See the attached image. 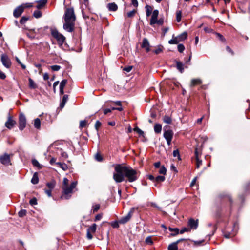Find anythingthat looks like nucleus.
Here are the masks:
<instances>
[{"mask_svg":"<svg viewBox=\"0 0 250 250\" xmlns=\"http://www.w3.org/2000/svg\"><path fill=\"white\" fill-rule=\"evenodd\" d=\"M115 172L113 173V179L116 183H121L125 180V177L127 181L132 183L137 180L139 173L135 169L130 166H125L117 164L115 167Z\"/></svg>","mask_w":250,"mask_h":250,"instance_id":"1","label":"nucleus"},{"mask_svg":"<svg viewBox=\"0 0 250 250\" xmlns=\"http://www.w3.org/2000/svg\"><path fill=\"white\" fill-rule=\"evenodd\" d=\"M63 19L64 20L63 29L67 32H72L74 30L75 21L76 19L73 7L65 9Z\"/></svg>","mask_w":250,"mask_h":250,"instance_id":"2","label":"nucleus"},{"mask_svg":"<svg viewBox=\"0 0 250 250\" xmlns=\"http://www.w3.org/2000/svg\"><path fill=\"white\" fill-rule=\"evenodd\" d=\"M77 185V181H73L71 183L70 186H62L63 195L61 198L65 199H69L71 196V194L73 193V190L76 188Z\"/></svg>","mask_w":250,"mask_h":250,"instance_id":"3","label":"nucleus"},{"mask_svg":"<svg viewBox=\"0 0 250 250\" xmlns=\"http://www.w3.org/2000/svg\"><path fill=\"white\" fill-rule=\"evenodd\" d=\"M51 33L52 36L57 41L59 45L62 46L65 41V37L56 29L52 30Z\"/></svg>","mask_w":250,"mask_h":250,"instance_id":"4","label":"nucleus"},{"mask_svg":"<svg viewBox=\"0 0 250 250\" xmlns=\"http://www.w3.org/2000/svg\"><path fill=\"white\" fill-rule=\"evenodd\" d=\"M135 209H137V208L134 207L132 208L126 216L122 217L119 220L120 224H124L128 222L131 219Z\"/></svg>","mask_w":250,"mask_h":250,"instance_id":"5","label":"nucleus"},{"mask_svg":"<svg viewBox=\"0 0 250 250\" xmlns=\"http://www.w3.org/2000/svg\"><path fill=\"white\" fill-rule=\"evenodd\" d=\"M163 136L166 140L167 145L170 146L173 136V131L170 129L167 130L165 129Z\"/></svg>","mask_w":250,"mask_h":250,"instance_id":"6","label":"nucleus"},{"mask_svg":"<svg viewBox=\"0 0 250 250\" xmlns=\"http://www.w3.org/2000/svg\"><path fill=\"white\" fill-rule=\"evenodd\" d=\"M97 229V225L93 224L91 226L88 227L87 229L86 237L89 240H91L93 238L92 234L96 232Z\"/></svg>","mask_w":250,"mask_h":250,"instance_id":"7","label":"nucleus"},{"mask_svg":"<svg viewBox=\"0 0 250 250\" xmlns=\"http://www.w3.org/2000/svg\"><path fill=\"white\" fill-rule=\"evenodd\" d=\"M1 61L2 64L6 68H9L11 65V62L6 54H3L1 55Z\"/></svg>","mask_w":250,"mask_h":250,"instance_id":"8","label":"nucleus"},{"mask_svg":"<svg viewBox=\"0 0 250 250\" xmlns=\"http://www.w3.org/2000/svg\"><path fill=\"white\" fill-rule=\"evenodd\" d=\"M19 129L21 130H22L26 126V119L25 115L21 113L19 115Z\"/></svg>","mask_w":250,"mask_h":250,"instance_id":"9","label":"nucleus"},{"mask_svg":"<svg viewBox=\"0 0 250 250\" xmlns=\"http://www.w3.org/2000/svg\"><path fill=\"white\" fill-rule=\"evenodd\" d=\"M0 162L4 165L8 166L9 165H11L10 155L5 153L3 155H0Z\"/></svg>","mask_w":250,"mask_h":250,"instance_id":"10","label":"nucleus"},{"mask_svg":"<svg viewBox=\"0 0 250 250\" xmlns=\"http://www.w3.org/2000/svg\"><path fill=\"white\" fill-rule=\"evenodd\" d=\"M24 7L23 5H21L17 7L13 12V15L15 18L19 17L23 12Z\"/></svg>","mask_w":250,"mask_h":250,"instance_id":"11","label":"nucleus"},{"mask_svg":"<svg viewBox=\"0 0 250 250\" xmlns=\"http://www.w3.org/2000/svg\"><path fill=\"white\" fill-rule=\"evenodd\" d=\"M188 224L190 230L191 229H196L198 226V220H195L193 218H190L188 220Z\"/></svg>","mask_w":250,"mask_h":250,"instance_id":"12","label":"nucleus"},{"mask_svg":"<svg viewBox=\"0 0 250 250\" xmlns=\"http://www.w3.org/2000/svg\"><path fill=\"white\" fill-rule=\"evenodd\" d=\"M16 124V122L12 119V117L9 115L7 121L5 124V126L8 129H11Z\"/></svg>","mask_w":250,"mask_h":250,"instance_id":"13","label":"nucleus"},{"mask_svg":"<svg viewBox=\"0 0 250 250\" xmlns=\"http://www.w3.org/2000/svg\"><path fill=\"white\" fill-rule=\"evenodd\" d=\"M158 14L159 11L158 10H154L153 11L150 21V25H152L155 24L156 20H157Z\"/></svg>","mask_w":250,"mask_h":250,"instance_id":"14","label":"nucleus"},{"mask_svg":"<svg viewBox=\"0 0 250 250\" xmlns=\"http://www.w3.org/2000/svg\"><path fill=\"white\" fill-rule=\"evenodd\" d=\"M141 47L145 49L146 52H148L150 51L149 42L146 38L143 39Z\"/></svg>","mask_w":250,"mask_h":250,"instance_id":"15","label":"nucleus"},{"mask_svg":"<svg viewBox=\"0 0 250 250\" xmlns=\"http://www.w3.org/2000/svg\"><path fill=\"white\" fill-rule=\"evenodd\" d=\"M202 81L200 79H193L191 81L190 86L194 87L197 85H200L202 83Z\"/></svg>","mask_w":250,"mask_h":250,"instance_id":"16","label":"nucleus"},{"mask_svg":"<svg viewBox=\"0 0 250 250\" xmlns=\"http://www.w3.org/2000/svg\"><path fill=\"white\" fill-rule=\"evenodd\" d=\"M107 7L110 11H116L118 9V6L115 3H109L107 4Z\"/></svg>","mask_w":250,"mask_h":250,"instance_id":"17","label":"nucleus"},{"mask_svg":"<svg viewBox=\"0 0 250 250\" xmlns=\"http://www.w3.org/2000/svg\"><path fill=\"white\" fill-rule=\"evenodd\" d=\"M176 62V68L177 69L182 73L184 71V64L179 62V61H175Z\"/></svg>","mask_w":250,"mask_h":250,"instance_id":"18","label":"nucleus"},{"mask_svg":"<svg viewBox=\"0 0 250 250\" xmlns=\"http://www.w3.org/2000/svg\"><path fill=\"white\" fill-rule=\"evenodd\" d=\"M68 96L67 95H64L63 97H62V100L60 103V107L61 108H62L64 107L66 103L67 102V100H68Z\"/></svg>","mask_w":250,"mask_h":250,"instance_id":"19","label":"nucleus"},{"mask_svg":"<svg viewBox=\"0 0 250 250\" xmlns=\"http://www.w3.org/2000/svg\"><path fill=\"white\" fill-rule=\"evenodd\" d=\"M38 3V5L36 6V7L39 9L43 7L47 3V0H40L37 1Z\"/></svg>","mask_w":250,"mask_h":250,"instance_id":"20","label":"nucleus"},{"mask_svg":"<svg viewBox=\"0 0 250 250\" xmlns=\"http://www.w3.org/2000/svg\"><path fill=\"white\" fill-rule=\"evenodd\" d=\"M168 250H178V242H174L169 245Z\"/></svg>","mask_w":250,"mask_h":250,"instance_id":"21","label":"nucleus"},{"mask_svg":"<svg viewBox=\"0 0 250 250\" xmlns=\"http://www.w3.org/2000/svg\"><path fill=\"white\" fill-rule=\"evenodd\" d=\"M188 37V34L187 32H184L181 34L180 35L177 36V38L178 39L179 42H182L184 41L187 39Z\"/></svg>","mask_w":250,"mask_h":250,"instance_id":"22","label":"nucleus"},{"mask_svg":"<svg viewBox=\"0 0 250 250\" xmlns=\"http://www.w3.org/2000/svg\"><path fill=\"white\" fill-rule=\"evenodd\" d=\"M31 183L33 184H37L39 182V178L38 176V174L37 172H35L32 177V178L31 181Z\"/></svg>","mask_w":250,"mask_h":250,"instance_id":"23","label":"nucleus"},{"mask_svg":"<svg viewBox=\"0 0 250 250\" xmlns=\"http://www.w3.org/2000/svg\"><path fill=\"white\" fill-rule=\"evenodd\" d=\"M154 131L156 133H160L161 130H162V125H160L159 124H155V125H154Z\"/></svg>","mask_w":250,"mask_h":250,"instance_id":"24","label":"nucleus"},{"mask_svg":"<svg viewBox=\"0 0 250 250\" xmlns=\"http://www.w3.org/2000/svg\"><path fill=\"white\" fill-rule=\"evenodd\" d=\"M29 86L30 88L35 89L37 87L36 84L34 83V81L31 79H29Z\"/></svg>","mask_w":250,"mask_h":250,"instance_id":"25","label":"nucleus"},{"mask_svg":"<svg viewBox=\"0 0 250 250\" xmlns=\"http://www.w3.org/2000/svg\"><path fill=\"white\" fill-rule=\"evenodd\" d=\"M34 126L37 129H39L41 127V121L40 119L36 118L34 120Z\"/></svg>","mask_w":250,"mask_h":250,"instance_id":"26","label":"nucleus"},{"mask_svg":"<svg viewBox=\"0 0 250 250\" xmlns=\"http://www.w3.org/2000/svg\"><path fill=\"white\" fill-rule=\"evenodd\" d=\"M169 230L170 231H171V232H173V233H172L171 234V235L172 236H175V235H176L178 234L179 233V229H178V228H171V227H169Z\"/></svg>","mask_w":250,"mask_h":250,"instance_id":"27","label":"nucleus"},{"mask_svg":"<svg viewBox=\"0 0 250 250\" xmlns=\"http://www.w3.org/2000/svg\"><path fill=\"white\" fill-rule=\"evenodd\" d=\"M163 121L167 124H170L172 122V119L170 117L165 115L163 117Z\"/></svg>","mask_w":250,"mask_h":250,"instance_id":"28","label":"nucleus"},{"mask_svg":"<svg viewBox=\"0 0 250 250\" xmlns=\"http://www.w3.org/2000/svg\"><path fill=\"white\" fill-rule=\"evenodd\" d=\"M46 186L48 188V189L53 190L55 186V182L54 181H52L50 182H48L46 184Z\"/></svg>","mask_w":250,"mask_h":250,"instance_id":"29","label":"nucleus"},{"mask_svg":"<svg viewBox=\"0 0 250 250\" xmlns=\"http://www.w3.org/2000/svg\"><path fill=\"white\" fill-rule=\"evenodd\" d=\"M56 164L59 166L61 168H62L63 170H66L68 169V167L66 164L65 163H62L61 162H57Z\"/></svg>","mask_w":250,"mask_h":250,"instance_id":"30","label":"nucleus"},{"mask_svg":"<svg viewBox=\"0 0 250 250\" xmlns=\"http://www.w3.org/2000/svg\"><path fill=\"white\" fill-rule=\"evenodd\" d=\"M176 21L177 22H180L181 21L182 18V11L181 10H178L176 13Z\"/></svg>","mask_w":250,"mask_h":250,"instance_id":"31","label":"nucleus"},{"mask_svg":"<svg viewBox=\"0 0 250 250\" xmlns=\"http://www.w3.org/2000/svg\"><path fill=\"white\" fill-rule=\"evenodd\" d=\"M146 15L147 17H149L152 13V8L150 6L146 5Z\"/></svg>","mask_w":250,"mask_h":250,"instance_id":"32","label":"nucleus"},{"mask_svg":"<svg viewBox=\"0 0 250 250\" xmlns=\"http://www.w3.org/2000/svg\"><path fill=\"white\" fill-rule=\"evenodd\" d=\"M179 42H180L177 38V36L168 41V43L170 44H177Z\"/></svg>","mask_w":250,"mask_h":250,"instance_id":"33","label":"nucleus"},{"mask_svg":"<svg viewBox=\"0 0 250 250\" xmlns=\"http://www.w3.org/2000/svg\"><path fill=\"white\" fill-rule=\"evenodd\" d=\"M42 15V12L39 10L35 11L33 13V16L36 18H40Z\"/></svg>","mask_w":250,"mask_h":250,"instance_id":"34","label":"nucleus"},{"mask_svg":"<svg viewBox=\"0 0 250 250\" xmlns=\"http://www.w3.org/2000/svg\"><path fill=\"white\" fill-rule=\"evenodd\" d=\"M145 242L146 244L151 245L153 244V242L152 240L151 236H149L147 237L145 239Z\"/></svg>","mask_w":250,"mask_h":250,"instance_id":"35","label":"nucleus"},{"mask_svg":"<svg viewBox=\"0 0 250 250\" xmlns=\"http://www.w3.org/2000/svg\"><path fill=\"white\" fill-rule=\"evenodd\" d=\"M32 163L34 166L37 167L38 168H42L41 165L40 164V163L37 160H36V159L32 160Z\"/></svg>","mask_w":250,"mask_h":250,"instance_id":"36","label":"nucleus"},{"mask_svg":"<svg viewBox=\"0 0 250 250\" xmlns=\"http://www.w3.org/2000/svg\"><path fill=\"white\" fill-rule=\"evenodd\" d=\"M136 12H137V10L135 9L130 11L127 13V14H126L128 18H132V17H134V16L136 14Z\"/></svg>","mask_w":250,"mask_h":250,"instance_id":"37","label":"nucleus"},{"mask_svg":"<svg viewBox=\"0 0 250 250\" xmlns=\"http://www.w3.org/2000/svg\"><path fill=\"white\" fill-rule=\"evenodd\" d=\"M167 172V169L164 167V166H162L160 167V168L159 170V173L161 174L165 175Z\"/></svg>","mask_w":250,"mask_h":250,"instance_id":"38","label":"nucleus"},{"mask_svg":"<svg viewBox=\"0 0 250 250\" xmlns=\"http://www.w3.org/2000/svg\"><path fill=\"white\" fill-rule=\"evenodd\" d=\"M165 180V177L164 176H158L155 179V182H163Z\"/></svg>","mask_w":250,"mask_h":250,"instance_id":"39","label":"nucleus"},{"mask_svg":"<svg viewBox=\"0 0 250 250\" xmlns=\"http://www.w3.org/2000/svg\"><path fill=\"white\" fill-rule=\"evenodd\" d=\"M87 121L86 120L81 121L80 122V128H84L86 126Z\"/></svg>","mask_w":250,"mask_h":250,"instance_id":"40","label":"nucleus"},{"mask_svg":"<svg viewBox=\"0 0 250 250\" xmlns=\"http://www.w3.org/2000/svg\"><path fill=\"white\" fill-rule=\"evenodd\" d=\"M27 211L25 209H21L18 212L19 216L20 217H23L26 215Z\"/></svg>","mask_w":250,"mask_h":250,"instance_id":"41","label":"nucleus"},{"mask_svg":"<svg viewBox=\"0 0 250 250\" xmlns=\"http://www.w3.org/2000/svg\"><path fill=\"white\" fill-rule=\"evenodd\" d=\"M52 71H58L61 69V66L58 65H54L50 66Z\"/></svg>","mask_w":250,"mask_h":250,"instance_id":"42","label":"nucleus"},{"mask_svg":"<svg viewBox=\"0 0 250 250\" xmlns=\"http://www.w3.org/2000/svg\"><path fill=\"white\" fill-rule=\"evenodd\" d=\"M29 19V17L23 16L20 21V23L21 24H24Z\"/></svg>","mask_w":250,"mask_h":250,"instance_id":"43","label":"nucleus"},{"mask_svg":"<svg viewBox=\"0 0 250 250\" xmlns=\"http://www.w3.org/2000/svg\"><path fill=\"white\" fill-rule=\"evenodd\" d=\"M67 80L65 79L62 81L60 83L59 88L64 89V87H65V86L66 85V84L67 83Z\"/></svg>","mask_w":250,"mask_h":250,"instance_id":"44","label":"nucleus"},{"mask_svg":"<svg viewBox=\"0 0 250 250\" xmlns=\"http://www.w3.org/2000/svg\"><path fill=\"white\" fill-rule=\"evenodd\" d=\"M178 50L179 52L182 53L185 50V48L183 44H180L177 46Z\"/></svg>","mask_w":250,"mask_h":250,"instance_id":"45","label":"nucleus"},{"mask_svg":"<svg viewBox=\"0 0 250 250\" xmlns=\"http://www.w3.org/2000/svg\"><path fill=\"white\" fill-rule=\"evenodd\" d=\"M173 155L174 157H178L179 160H181L180 155L178 149L174 150L173 152Z\"/></svg>","mask_w":250,"mask_h":250,"instance_id":"46","label":"nucleus"},{"mask_svg":"<svg viewBox=\"0 0 250 250\" xmlns=\"http://www.w3.org/2000/svg\"><path fill=\"white\" fill-rule=\"evenodd\" d=\"M95 158L98 162H101L103 160L102 156L98 153H96L95 155Z\"/></svg>","mask_w":250,"mask_h":250,"instance_id":"47","label":"nucleus"},{"mask_svg":"<svg viewBox=\"0 0 250 250\" xmlns=\"http://www.w3.org/2000/svg\"><path fill=\"white\" fill-rule=\"evenodd\" d=\"M190 231V229L188 227H184L182 228V229L179 231L180 234H183L185 232H189Z\"/></svg>","mask_w":250,"mask_h":250,"instance_id":"48","label":"nucleus"},{"mask_svg":"<svg viewBox=\"0 0 250 250\" xmlns=\"http://www.w3.org/2000/svg\"><path fill=\"white\" fill-rule=\"evenodd\" d=\"M119 223H120L118 221H113L111 222V225L112 227L114 228H118L119 227Z\"/></svg>","mask_w":250,"mask_h":250,"instance_id":"49","label":"nucleus"},{"mask_svg":"<svg viewBox=\"0 0 250 250\" xmlns=\"http://www.w3.org/2000/svg\"><path fill=\"white\" fill-rule=\"evenodd\" d=\"M196 167L197 168H199L200 166L202 165V162L199 158H196Z\"/></svg>","mask_w":250,"mask_h":250,"instance_id":"50","label":"nucleus"},{"mask_svg":"<svg viewBox=\"0 0 250 250\" xmlns=\"http://www.w3.org/2000/svg\"><path fill=\"white\" fill-rule=\"evenodd\" d=\"M101 123L99 121H97L95 124V128L97 131H98L99 127L101 126Z\"/></svg>","mask_w":250,"mask_h":250,"instance_id":"51","label":"nucleus"},{"mask_svg":"<svg viewBox=\"0 0 250 250\" xmlns=\"http://www.w3.org/2000/svg\"><path fill=\"white\" fill-rule=\"evenodd\" d=\"M100 206L99 204H96V205L93 206V212H97L100 209Z\"/></svg>","mask_w":250,"mask_h":250,"instance_id":"52","label":"nucleus"},{"mask_svg":"<svg viewBox=\"0 0 250 250\" xmlns=\"http://www.w3.org/2000/svg\"><path fill=\"white\" fill-rule=\"evenodd\" d=\"M134 130L136 131L140 135H143L144 134V132L138 127L134 128Z\"/></svg>","mask_w":250,"mask_h":250,"instance_id":"53","label":"nucleus"},{"mask_svg":"<svg viewBox=\"0 0 250 250\" xmlns=\"http://www.w3.org/2000/svg\"><path fill=\"white\" fill-rule=\"evenodd\" d=\"M30 204L31 205H35L37 204V201L36 198H33L29 201Z\"/></svg>","mask_w":250,"mask_h":250,"instance_id":"54","label":"nucleus"},{"mask_svg":"<svg viewBox=\"0 0 250 250\" xmlns=\"http://www.w3.org/2000/svg\"><path fill=\"white\" fill-rule=\"evenodd\" d=\"M133 66H128L127 67H125L124 68L123 70L125 71H126L127 72H129L131 71L132 69Z\"/></svg>","mask_w":250,"mask_h":250,"instance_id":"55","label":"nucleus"},{"mask_svg":"<svg viewBox=\"0 0 250 250\" xmlns=\"http://www.w3.org/2000/svg\"><path fill=\"white\" fill-rule=\"evenodd\" d=\"M153 52L156 54H158L162 52V49L159 47L156 49L153 50Z\"/></svg>","mask_w":250,"mask_h":250,"instance_id":"56","label":"nucleus"},{"mask_svg":"<svg viewBox=\"0 0 250 250\" xmlns=\"http://www.w3.org/2000/svg\"><path fill=\"white\" fill-rule=\"evenodd\" d=\"M204 30L206 33H211L213 31V30L211 28L208 27H204Z\"/></svg>","mask_w":250,"mask_h":250,"instance_id":"57","label":"nucleus"},{"mask_svg":"<svg viewBox=\"0 0 250 250\" xmlns=\"http://www.w3.org/2000/svg\"><path fill=\"white\" fill-rule=\"evenodd\" d=\"M157 23L159 25H162L164 23V19H160L159 20H156L155 24Z\"/></svg>","mask_w":250,"mask_h":250,"instance_id":"58","label":"nucleus"},{"mask_svg":"<svg viewBox=\"0 0 250 250\" xmlns=\"http://www.w3.org/2000/svg\"><path fill=\"white\" fill-rule=\"evenodd\" d=\"M68 186V180L66 178H64L63 179V185L62 186Z\"/></svg>","mask_w":250,"mask_h":250,"instance_id":"59","label":"nucleus"},{"mask_svg":"<svg viewBox=\"0 0 250 250\" xmlns=\"http://www.w3.org/2000/svg\"><path fill=\"white\" fill-rule=\"evenodd\" d=\"M102 218V214H98L95 216L94 221H97L100 220Z\"/></svg>","mask_w":250,"mask_h":250,"instance_id":"60","label":"nucleus"},{"mask_svg":"<svg viewBox=\"0 0 250 250\" xmlns=\"http://www.w3.org/2000/svg\"><path fill=\"white\" fill-rule=\"evenodd\" d=\"M44 192L48 195V197H51L52 196V194H51L52 190L45 189Z\"/></svg>","mask_w":250,"mask_h":250,"instance_id":"61","label":"nucleus"},{"mask_svg":"<svg viewBox=\"0 0 250 250\" xmlns=\"http://www.w3.org/2000/svg\"><path fill=\"white\" fill-rule=\"evenodd\" d=\"M132 4L137 7L138 6V3L137 0H131Z\"/></svg>","mask_w":250,"mask_h":250,"instance_id":"62","label":"nucleus"},{"mask_svg":"<svg viewBox=\"0 0 250 250\" xmlns=\"http://www.w3.org/2000/svg\"><path fill=\"white\" fill-rule=\"evenodd\" d=\"M6 78V75L2 72L1 70H0V78L1 79H5Z\"/></svg>","mask_w":250,"mask_h":250,"instance_id":"63","label":"nucleus"},{"mask_svg":"<svg viewBox=\"0 0 250 250\" xmlns=\"http://www.w3.org/2000/svg\"><path fill=\"white\" fill-rule=\"evenodd\" d=\"M216 35L220 40L222 41H225V38L221 34H220V33H216Z\"/></svg>","mask_w":250,"mask_h":250,"instance_id":"64","label":"nucleus"}]
</instances>
